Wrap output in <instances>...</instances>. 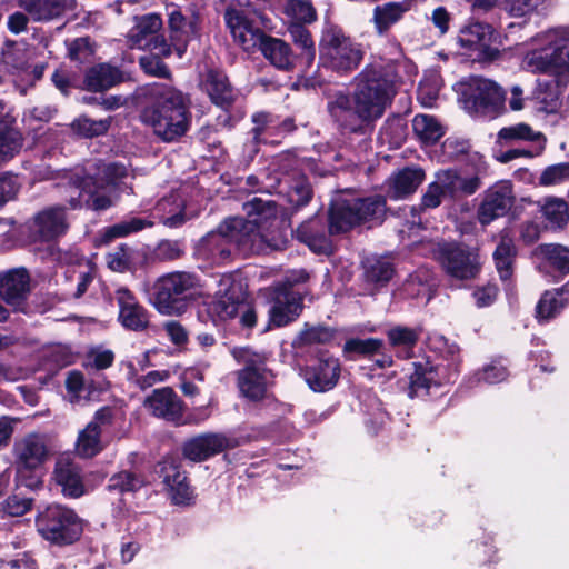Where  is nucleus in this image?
Listing matches in <instances>:
<instances>
[{
  "instance_id": "obj_1",
  "label": "nucleus",
  "mask_w": 569,
  "mask_h": 569,
  "mask_svg": "<svg viewBox=\"0 0 569 569\" xmlns=\"http://www.w3.org/2000/svg\"><path fill=\"white\" fill-rule=\"evenodd\" d=\"M396 93L393 72L372 63L357 76L352 96L336 93L328 102V111L342 129L365 134L383 116Z\"/></svg>"
},
{
  "instance_id": "obj_2",
  "label": "nucleus",
  "mask_w": 569,
  "mask_h": 569,
  "mask_svg": "<svg viewBox=\"0 0 569 569\" xmlns=\"http://www.w3.org/2000/svg\"><path fill=\"white\" fill-rule=\"evenodd\" d=\"M128 169L118 162L97 166L94 173L73 170L67 173V183L60 184V201L41 213H62L69 210L104 211L118 200L117 189Z\"/></svg>"
},
{
  "instance_id": "obj_3",
  "label": "nucleus",
  "mask_w": 569,
  "mask_h": 569,
  "mask_svg": "<svg viewBox=\"0 0 569 569\" xmlns=\"http://www.w3.org/2000/svg\"><path fill=\"white\" fill-rule=\"evenodd\" d=\"M146 100L140 120L163 142H173L184 136L191 123L189 100L179 90L163 83H150L138 90Z\"/></svg>"
},
{
  "instance_id": "obj_4",
  "label": "nucleus",
  "mask_w": 569,
  "mask_h": 569,
  "mask_svg": "<svg viewBox=\"0 0 569 569\" xmlns=\"http://www.w3.org/2000/svg\"><path fill=\"white\" fill-rule=\"evenodd\" d=\"M291 216H228L218 232L239 248L284 250L291 237Z\"/></svg>"
},
{
  "instance_id": "obj_5",
  "label": "nucleus",
  "mask_w": 569,
  "mask_h": 569,
  "mask_svg": "<svg viewBox=\"0 0 569 569\" xmlns=\"http://www.w3.org/2000/svg\"><path fill=\"white\" fill-rule=\"evenodd\" d=\"M224 20L233 39L244 50L258 48L262 56L277 69L290 70L295 66V54L289 43L280 38L266 34L253 27L241 10L228 8Z\"/></svg>"
},
{
  "instance_id": "obj_6",
  "label": "nucleus",
  "mask_w": 569,
  "mask_h": 569,
  "mask_svg": "<svg viewBox=\"0 0 569 569\" xmlns=\"http://www.w3.org/2000/svg\"><path fill=\"white\" fill-rule=\"evenodd\" d=\"M201 287V279L194 272H168L154 281L151 303L163 316H181L197 299Z\"/></svg>"
},
{
  "instance_id": "obj_7",
  "label": "nucleus",
  "mask_w": 569,
  "mask_h": 569,
  "mask_svg": "<svg viewBox=\"0 0 569 569\" xmlns=\"http://www.w3.org/2000/svg\"><path fill=\"white\" fill-rule=\"evenodd\" d=\"M34 527L50 546L64 548L78 542L84 531V520L71 507L52 502L37 508Z\"/></svg>"
},
{
  "instance_id": "obj_8",
  "label": "nucleus",
  "mask_w": 569,
  "mask_h": 569,
  "mask_svg": "<svg viewBox=\"0 0 569 569\" xmlns=\"http://www.w3.org/2000/svg\"><path fill=\"white\" fill-rule=\"evenodd\" d=\"M18 487L34 490L42 485L43 467L49 459V448L44 436L30 432L16 441L12 449Z\"/></svg>"
},
{
  "instance_id": "obj_9",
  "label": "nucleus",
  "mask_w": 569,
  "mask_h": 569,
  "mask_svg": "<svg viewBox=\"0 0 569 569\" xmlns=\"http://www.w3.org/2000/svg\"><path fill=\"white\" fill-rule=\"evenodd\" d=\"M548 46L529 52L525 62L536 73L555 78L556 86L566 87L569 81V32L555 29L547 34Z\"/></svg>"
},
{
  "instance_id": "obj_10",
  "label": "nucleus",
  "mask_w": 569,
  "mask_h": 569,
  "mask_svg": "<svg viewBox=\"0 0 569 569\" xmlns=\"http://www.w3.org/2000/svg\"><path fill=\"white\" fill-rule=\"evenodd\" d=\"M433 258L449 279L459 282L476 280L482 270L479 248L462 241L441 240L433 249Z\"/></svg>"
},
{
  "instance_id": "obj_11",
  "label": "nucleus",
  "mask_w": 569,
  "mask_h": 569,
  "mask_svg": "<svg viewBox=\"0 0 569 569\" xmlns=\"http://www.w3.org/2000/svg\"><path fill=\"white\" fill-rule=\"evenodd\" d=\"M232 355L239 363L243 365L237 377L241 393L250 401H262L276 378L273 370L267 366V353L257 352L250 347H241L236 348Z\"/></svg>"
},
{
  "instance_id": "obj_12",
  "label": "nucleus",
  "mask_w": 569,
  "mask_h": 569,
  "mask_svg": "<svg viewBox=\"0 0 569 569\" xmlns=\"http://www.w3.org/2000/svg\"><path fill=\"white\" fill-rule=\"evenodd\" d=\"M319 48L322 67L339 73L357 69L363 58L361 44L356 43L336 24L325 27Z\"/></svg>"
},
{
  "instance_id": "obj_13",
  "label": "nucleus",
  "mask_w": 569,
  "mask_h": 569,
  "mask_svg": "<svg viewBox=\"0 0 569 569\" xmlns=\"http://www.w3.org/2000/svg\"><path fill=\"white\" fill-rule=\"evenodd\" d=\"M0 224L9 226L6 233L21 244L51 242L64 236L69 229L66 216H32L20 224L12 218L0 216Z\"/></svg>"
},
{
  "instance_id": "obj_14",
  "label": "nucleus",
  "mask_w": 569,
  "mask_h": 569,
  "mask_svg": "<svg viewBox=\"0 0 569 569\" xmlns=\"http://www.w3.org/2000/svg\"><path fill=\"white\" fill-rule=\"evenodd\" d=\"M460 86L462 102L469 112L496 117L505 109L506 92L497 82L473 76Z\"/></svg>"
},
{
  "instance_id": "obj_15",
  "label": "nucleus",
  "mask_w": 569,
  "mask_h": 569,
  "mask_svg": "<svg viewBox=\"0 0 569 569\" xmlns=\"http://www.w3.org/2000/svg\"><path fill=\"white\" fill-rule=\"evenodd\" d=\"M307 288H295V282L281 281L271 288L267 329L283 328L295 322L305 309Z\"/></svg>"
},
{
  "instance_id": "obj_16",
  "label": "nucleus",
  "mask_w": 569,
  "mask_h": 569,
  "mask_svg": "<svg viewBox=\"0 0 569 569\" xmlns=\"http://www.w3.org/2000/svg\"><path fill=\"white\" fill-rule=\"evenodd\" d=\"M143 406L152 416L172 422L176 426L187 423L198 425L209 417L208 410L201 408L196 412L188 413L184 418V402L171 387L154 389L152 393L144 399Z\"/></svg>"
},
{
  "instance_id": "obj_17",
  "label": "nucleus",
  "mask_w": 569,
  "mask_h": 569,
  "mask_svg": "<svg viewBox=\"0 0 569 569\" xmlns=\"http://www.w3.org/2000/svg\"><path fill=\"white\" fill-rule=\"evenodd\" d=\"M243 443L241 438L224 432H203L186 439L181 455L191 462H203Z\"/></svg>"
},
{
  "instance_id": "obj_18",
  "label": "nucleus",
  "mask_w": 569,
  "mask_h": 569,
  "mask_svg": "<svg viewBox=\"0 0 569 569\" xmlns=\"http://www.w3.org/2000/svg\"><path fill=\"white\" fill-rule=\"evenodd\" d=\"M302 377L313 392H327L339 382L341 365L328 350H318L301 369Z\"/></svg>"
},
{
  "instance_id": "obj_19",
  "label": "nucleus",
  "mask_w": 569,
  "mask_h": 569,
  "mask_svg": "<svg viewBox=\"0 0 569 569\" xmlns=\"http://www.w3.org/2000/svg\"><path fill=\"white\" fill-rule=\"evenodd\" d=\"M134 24L128 32V42L131 48L158 50L160 54L169 56L170 46L159 34L162 28V19L157 13L136 16Z\"/></svg>"
},
{
  "instance_id": "obj_20",
  "label": "nucleus",
  "mask_w": 569,
  "mask_h": 569,
  "mask_svg": "<svg viewBox=\"0 0 569 569\" xmlns=\"http://www.w3.org/2000/svg\"><path fill=\"white\" fill-rule=\"evenodd\" d=\"M452 383L445 375L443 363H436L430 358L412 362V371L408 376L406 393L410 399L430 395L432 387L439 388Z\"/></svg>"
},
{
  "instance_id": "obj_21",
  "label": "nucleus",
  "mask_w": 569,
  "mask_h": 569,
  "mask_svg": "<svg viewBox=\"0 0 569 569\" xmlns=\"http://www.w3.org/2000/svg\"><path fill=\"white\" fill-rule=\"evenodd\" d=\"M246 297L240 282L231 281L223 290L220 289L212 300L204 303V311L214 326L233 319Z\"/></svg>"
},
{
  "instance_id": "obj_22",
  "label": "nucleus",
  "mask_w": 569,
  "mask_h": 569,
  "mask_svg": "<svg viewBox=\"0 0 569 569\" xmlns=\"http://www.w3.org/2000/svg\"><path fill=\"white\" fill-rule=\"evenodd\" d=\"M291 237L307 246L317 256L331 257L337 250L328 236L326 221L321 216H310L295 230H291Z\"/></svg>"
},
{
  "instance_id": "obj_23",
  "label": "nucleus",
  "mask_w": 569,
  "mask_h": 569,
  "mask_svg": "<svg viewBox=\"0 0 569 569\" xmlns=\"http://www.w3.org/2000/svg\"><path fill=\"white\" fill-rule=\"evenodd\" d=\"M30 274L24 267L0 273V299L17 312H24L31 291Z\"/></svg>"
},
{
  "instance_id": "obj_24",
  "label": "nucleus",
  "mask_w": 569,
  "mask_h": 569,
  "mask_svg": "<svg viewBox=\"0 0 569 569\" xmlns=\"http://www.w3.org/2000/svg\"><path fill=\"white\" fill-rule=\"evenodd\" d=\"M119 308L118 321L130 331L142 332L150 327V313L136 295L127 287H120L114 292Z\"/></svg>"
},
{
  "instance_id": "obj_25",
  "label": "nucleus",
  "mask_w": 569,
  "mask_h": 569,
  "mask_svg": "<svg viewBox=\"0 0 569 569\" xmlns=\"http://www.w3.org/2000/svg\"><path fill=\"white\" fill-rule=\"evenodd\" d=\"M158 472L169 488L173 502L189 505L192 499V489L181 463L173 458H166L159 462Z\"/></svg>"
},
{
  "instance_id": "obj_26",
  "label": "nucleus",
  "mask_w": 569,
  "mask_h": 569,
  "mask_svg": "<svg viewBox=\"0 0 569 569\" xmlns=\"http://www.w3.org/2000/svg\"><path fill=\"white\" fill-rule=\"evenodd\" d=\"M492 36L493 29L490 24L473 22L461 29L459 43L463 48L478 50L481 58L492 61L500 56V51L490 46Z\"/></svg>"
},
{
  "instance_id": "obj_27",
  "label": "nucleus",
  "mask_w": 569,
  "mask_h": 569,
  "mask_svg": "<svg viewBox=\"0 0 569 569\" xmlns=\"http://www.w3.org/2000/svg\"><path fill=\"white\" fill-rule=\"evenodd\" d=\"M124 81L123 71L110 63H98L86 71L83 84L88 91L102 92Z\"/></svg>"
},
{
  "instance_id": "obj_28",
  "label": "nucleus",
  "mask_w": 569,
  "mask_h": 569,
  "mask_svg": "<svg viewBox=\"0 0 569 569\" xmlns=\"http://www.w3.org/2000/svg\"><path fill=\"white\" fill-rule=\"evenodd\" d=\"M386 199L380 194L367 198L339 197L333 202L328 213H385Z\"/></svg>"
},
{
  "instance_id": "obj_29",
  "label": "nucleus",
  "mask_w": 569,
  "mask_h": 569,
  "mask_svg": "<svg viewBox=\"0 0 569 569\" xmlns=\"http://www.w3.org/2000/svg\"><path fill=\"white\" fill-rule=\"evenodd\" d=\"M202 88L210 97L211 101L222 109H228L236 100V92L230 84L227 76L214 69L206 73L202 81Z\"/></svg>"
},
{
  "instance_id": "obj_30",
  "label": "nucleus",
  "mask_w": 569,
  "mask_h": 569,
  "mask_svg": "<svg viewBox=\"0 0 569 569\" xmlns=\"http://www.w3.org/2000/svg\"><path fill=\"white\" fill-rule=\"evenodd\" d=\"M413 0L391 1L373 8L372 23L379 36L386 34L390 28L399 22L405 13L411 10Z\"/></svg>"
},
{
  "instance_id": "obj_31",
  "label": "nucleus",
  "mask_w": 569,
  "mask_h": 569,
  "mask_svg": "<svg viewBox=\"0 0 569 569\" xmlns=\"http://www.w3.org/2000/svg\"><path fill=\"white\" fill-rule=\"evenodd\" d=\"M568 303L569 300L563 297V288L545 290L535 307L537 323L540 326L550 323L563 312Z\"/></svg>"
},
{
  "instance_id": "obj_32",
  "label": "nucleus",
  "mask_w": 569,
  "mask_h": 569,
  "mask_svg": "<svg viewBox=\"0 0 569 569\" xmlns=\"http://www.w3.org/2000/svg\"><path fill=\"white\" fill-rule=\"evenodd\" d=\"M363 280L377 288L386 287L396 274L392 260L386 256H370L361 261Z\"/></svg>"
},
{
  "instance_id": "obj_33",
  "label": "nucleus",
  "mask_w": 569,
  "mask_h": 569,
  "mask_svg": "<svg viewBox=\"0 0 569 569\" xmlns=\"http://www.w3.org/2000/svg\"><path fill=\"white\" fill-rule=\"evenodd\" d=\"M53 473L57 485L61 487L63 497L77 499L84 495L86 488L80 468L77 465L70 462L57 463Z\"/></svg>"
},
{
  "instance_id": "obj_34",
  "label": "nucleus",
  "mask_w": 569,
  "mask_h": 569,
  "mask_svg": "<svg viewBox=\"0 0 569 569\" xmlns=\"http://www.w3.org/2000/svg\"><path fill=\"white\" fill-rule=\"evenodd\" d=\"M513 199L509 183H496L485 192L478 213H507L513 204Z\"/></svg>"
},
{
  "instance_id": "obj_35",
  "label": "nucleus",
  "mask_w": 569,
  "mask_h": 569,
  "mask_svg": "<svg viewBox=\"0 0 569 569\" xmlns=\"http://www.w3.org/2000/svg\"><path fill=\"white\" fill-rule=\"evenodd\" d=\"M517 256L518 249L513 240L508 236H502L492 254L495 267L502 282L511 281Z\"/></svg>"
},
{
  "instance_id": "obj_36",
  "label": "nucleus",
  "mask_w": 569,
  "mask_h": 569,
  "mask_svg": "<svg viewBox=\"0 0 569 569\" xmlns=\"http://www.w3.org/2000/svg\"><path fill=\"white\" fill-rule=\"evenodd\" d=\"M153 221L133 217L129 221H121L112 226L102 228L96 237V246H106L114 239L127 237L131 233L139 232L144 228L152 227Z\"/></svg>"
},
{
  "instance_id": "obj_37",
  "label": "nucleus",
  "mask_w": 569,
  "mask_h": 569,
  "mask_svg": "<svg viewBox=\"0 0 569 569\" xmlns=\"http://www.w3.org/2000/svg\"><path fill=\"white\" fill-rule=\"evenodd\" d=\"M536 254L558 276L569 274V248L560 243H541L536 248Z\"/></svg>"
},
{
  "instance_id": "obj_38",
  "label": "nucleus",
  "mask_w": 569,
  "mask_h": 569,
  "mask_svg": "<svg viewBox=\"0 0 569 569\" xmlns=\"http://www.w3.org/2000/svg\"><path fill=\"white\" fill-rule=\"evenodd\" d=\"M383 349L385 342L379 338H349L343 343L342 352L347 360L353 361L357 359H371L376 353H381Z\"/></svg>"
},
{
  "instance_id": "obj_39",
  "label": "nucleus",
  "mask_w": 569,
  "mask_h": 569,
  "mask_svg": "<svg viewBox=\"0 0 569 569\" xmlns=\"http://www.w3.org/2000/svg\"><path fill=\"white\" fill-rule=\"evenodd\" d=\"M34 21H48L60 16L64 9L63 0H17Z\"/></svg>"
},
{
  "instance_id": "obj_40",
  "label": "nucleus",
  "mask_w": 569,
  "mask_h": 569,
  "mask_svg": "<svg viewBox=\"0 0 569 569\" xmlns=\"http://www.w3.org/2000/svg\"><path fill=\"white\" fill-rule=\"evenodd\" d=\"M425 178V172L418 168H405L390 180V193L393 198H401L412 193Z\"/></svg>"
},
{
  "instance_id": "obj_41",
  "label": "nucleus",
  "mask_w": 569,
  "mask_h": 569,
  "mask_svg": "<svg viewBox=\"0 0 569 569\" xmlns=\"http://www.w3.org/2000/svg\"><path fill=\"white\" fill-rule=\"evenodd\" d=\"M170 39L174 43H186L197 33V18L187 19L178 8H171L168 13Z\"/></svg>"
},
{
  "instance_id": "obj_42",
  "label": "nucleus",
  "mask_w": 569,
  "mask_h": 569,
  "mask_svg": "<svg viewBox=\"0 0 569 569\" xmlns=\"http://www.w3.org/2000/svg\"><path fill=\"white\" fill-rule=\"evenodd\" d=\"M433 284V272L427 267H420L405 280L403 291L412 299L420 297L430 299V289Z\"/></svg>"
},
{
  "instance_id": "obj_43",
  "label": "nucleus",
  "mask_w": 569,
  "mask_h": 569,
  "mask_svg": "<svg viewBox=\"0 0 569 569\" xmlns=\"http://www.w3.org/2000/svg\"><path fill=\"white\" fill-rule=\"evenodd\" d=\"M76 447L78 455L82 458H93L99 455L103 449L101 445V428L96 422H89L79 432Z\"/></svg>"
},
{
  "instance_id": "obj_44",
  "label": "nucleus",
  "mask_w": 569,
  "mask_h": 569,
  "mask_svg": "<svg viewBox=\"0 0 569 569\" xmlns=\"http://www.w3.org/2000/svg\"><path fill=\"white\" fill-rule=\"evenodd\" d=\"M412 129L425 144H433L445 134L443 126L437 118L428 114H417L412 120Z\"/></svg>"
},
{
  "instance_id": "obj_45",
  "label": "nucleus",
  "mask_w": 569,
  "mask_h": 569,
  "mask_svg": "<svg viewBox=\"0 0 569 569\" xmlns=\"http://www.w3.org/2000/svg\"><path fill=\"white\" fill-rule=\"evenodd\" d=\"M146 483L142 473L131 470H121L109 478L107 489L109 491H117L120 495L136 493L144 487Z\"/></svg>"
},
{
  "instance_id": "obj_46",
  "label": "nucleus",
  "mask_w": 569,
  "mask_h": 569,
  "mask_svg": "<svg viewBox=\"0 0 569 569\" xmlns=\"http://www.w3.org/2000/svg\"><path fill=\"white\" fill-rule=\"evenodd\" d=\"M518 141H531L536 144L542 142L546 146L545 136L535 131L527 123H517L510 127H505L498 132V142L500 143H515Z\"/></svg>"
},
{
  "instance_id": "obj_47",
  "label": "nucleus",
  "mask_w": 569,
  "mask_h": 569,
  "mask_svg": "<svg viewBox=\"0 0 569 569\" xmlns=\"http://www.w3.org/2000/svg\"><path fill=\"white\" fill-rule=\"evenodd\" d=\"M326 222L328 236H342L366 222L373 220L376 216H327Z\"/></svg>"
},
{
  "instance_id": "obj_48",
  "label": "nucleus",
  "mask_w": 569,
  "mask_h": 569,
  "mask_svg": "<svg viewBox=\"0 0 569 569\" xmlns=\"http://www.w3.org/2000/svg\"><path fill=\"white\" fill-rule=\"evenodd\" d=\"M336 335V330L326 325H309L305 323L303 329L300 331L298 339L300 345L309 346V345H325L330 342Z\"/></svg>"
},
{
  "instance_id": "obj_49",
  "label": "nucleus",
  "mask_w": 569,
  "mask_h": 569,
  "mask_svg": "<svg viewBox=\"0 0 569 569\" xmlns=\"http://www.w3.org/2000/svg\"><path fill=\"white\" fill-rule=\"evenodd\" d=\"M440 363L445 366V375L450 378L452 383L456 382L462 363L461 349L458 343L446 340Z\"/></svg>"
},
{
  "instance_id": "obj_50",
  "label": "nucleus",
  "mask_w": 569,
  "mask_h": 569,
  "mask_svg": "<svg viewBox=\"0 0 569 569\" xmlns=\"http://www.w3.org/2000/svg\"><path fill=\"white\" fill-rule=\"evenodd\" d=\"M388 342L391 347L412 349L419 341L420 331L405 326H396L387 331Z\"/></svg>"
},
{
  "instance_id": "obj_51",
  "label": "nucleus",
  "mask_w": 569,
  "mask_h": 569,
  "mask_svg": "<svg viewBox=\"0 0 569 569\" xmlns=\"http://www.w3.org/2000/svg\"><path fill=\"white\" fill-rule=\"evenodd\" d=\"M21 134L12 126L0 128V161L12 158L21 148Z\"/></svg>"
},
{
  "instance_id": "obj_52",
  "label": "nucleus",
  "mask_w": 569,
  "mask_h": 569,
  "mask_svg": "<svg viewBox=\"0 0 569 569\" xmlns=\"http://www.w3.org/2000/svg\"><path fill=\"white\" fill-rule=\"evenodd\" d=\"M111 118L92 120L80 118L72 123V128L84 137H97L106 133L110 127Z\"/></svg>"
},
{
  "instance_id": "obj_53",
  "label": "nucleus",
  "mask_w": 569,
  "mask_h": 569,
  "mask_svg": "<svg viewBox=\"0 0 569 569\" xmlns=\"http://www.w3.org/2000/svg\"><path fill=\"white\" fill-rule=\"evenodd\" d=\"M33 503L32 498L11 495L0 503V510L10 517H20L31 510Z\"/></svg>"
},
{
  "instance_id": "obj_54",
  "label": "nucleus",
  "mask_w": 569,
  "mask_h": 569,
  "mask_svg": "<svg viewBox=\"0 0 569 569\" xmlns=\"http://www.w3.org/2000/svg\"><path fill=\"white\" fill-rule=\"evenodd\" d=\"M287 12L296 19L297 23H311L317 19V12L307 0H291L288 3Z\"/></svg>"
},
{
  "instance_id": "obj_55",
  "label": "nucleus",
  "mask_w": 569,
  "mask_h": 569,
  "mask_svg": "<svg viewBox=\"0 0 569 569\" xmlns=\"http://www.w3.org/2000/svg\"><path fill=\"white\" fill-rule=\"evenodd\" d=\"M508 375L509 371L506 366L501 365L499 361H491L489 365L476 372V378L478 381L493 385L506 380Z\"/></svg>"
},
{
  "instance_id": "obj_56",
  "label": "nucleus",
  "mask_w": 569,
  "mask_h": 569,
  "mask_svg": "<svg viewBox=\"0 0 569 569\" xmlns=\"http://www.w3.org/2000/svg\"><path fill=\"white\" fill-rule=\"evenodd\" d=\"M159 261H174L184 254L181 243L177 240H161L153 251Z\"/></svg>"
},
{
  "instance_id": "obj_57",
  "label": "nucleus",
  "mask_w": 569,
  "mask_h": 569,
  "mask_svg": "<svg viewBox=\"0 0 569 569\" xmlns=\"http://www.w3.org/2000/svg\"><path fill=\"white\" fill-rule=\"evenodd\" d=\"M141 69L149 76L169 78L170 70L157 54H147L139 59Z\"/></svg>"
},
{
  "instance_id": "obj_58",
  "label": "nucleus",
  "mask_w": 569,
  "mask_h": 569,
  "mask_svg": "<svg viewBox=\"0 0 569 569\" xmlns=\"http://www.w3.org/2000/svg\"><path fill=\"white\" fill-rule=\"evenodd\" d=\"M566 179H569V162L549 166L542 171L539 182L542 186H552L560 183Z\"/></svg>"
},
{
  "instance_id": "obj_59",
  "label": "nucleus",
  "mask_w": 569,
  "mask_h": 569,
  "mask_svg": "<svg viewBox=\"0 0 569 569\" xmlns=\"http://www.w3.org/2000/svg\"><path fill=\"white\" fill-rule=\"evenodd\" d=\"M499 291V287L493 282L477 287L472 292L476 306L478 308L492 306L498 299Z\"/></svg>"
},
{
  "instance_id": "obj_60",
  "label": "nucleus",
  "mask_w": 569,
  "mask_h": 569,
  "mask_svg": "<svg viewBox=\"0 0 569 569\" xmlns=\"http://www.w3.org/2000/svg\"><path fill=\"white\" fill-rule=\"evenodd\" d=\"M93 54L89 38H77L68 43V56L78 62L87 61Z\"/></svg>"
},
{
  "instance_id": "obj_61",
  "label": "nucleus",
  "mask_w": 569,
  "mask_h": 569,
  "mask_svg": "<svg viewBox=\"0 0 569 569\" xmlns=\"http://www.w3.org/2000/svg\"><path fill=\"white\" fill-rule=\"evenodd\" d=\"M547 0H506L505 9L511 16L521 18L533 12Z\"/></svg>"
},
{
  "instance_id": "obj_62",
  "label": "nucleus",
  "mask_w": 569,
  "mask_h": 569,
  "mask_svg": "<svg viewBox=\"0 0 569 569\" xmlns=\"http://www.w3.org/2000/svg\"><path fill=\"white\" fill-rule=\"evenodd\" d=\"M288 32L292 41L307 50L312 56L315 54V43L310 31L302 23H291Z\"/></svg>"
},
{
  "instance_id": "obj_63",
  "label": "nucleus",
  "mask_w": 569,
  "mask_h": 569,
  "mask_svg": "<svg viewBox=\"0 0 569 569\" xmlns=\"http://www.w3.org/2000/svg\"><path fill=\"white\" fill-rule=\"evenodd\" d=\"M435 181L441 189V192L445 198H458L456 170L449 169L437 172Z\"/></svg>"
},
{
  "instance_id": "obj_64",
  "label": "nucleus",
  "mask_w": 569,
  "mask_h": 569,
  "mask_svg": "<svg viewBox=\"0 0 569 569\" xmlns=\"http://www.w3.org/2000/svg\"><path fill=\"white\" fill-rule=\"evenodd\" d=\"M130 256L126 244H120L116 252L109 254L108 266L112 271L126 272L130 269Z\"/></svg>"
}]
</instances>
